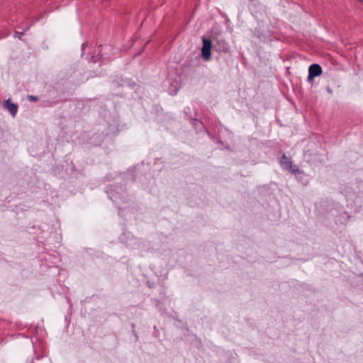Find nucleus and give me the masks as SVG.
Instances as JSON below:
<instances>
[{
	"label": "nucleus",
	"instance_id": "6",
	"mask_svg": "<svg viewBox=\"0 0 363 363\" xmlns=\"http://www.w3.org/2000/svg\"><path fill=\"white\" fill-rule=\"evenodd\" d=\"M359 1H361V2H363V0H359Z\"/></svg>",
	"mask_w": 363,
	"mask_h": 363
},
{
	"label": "nucleus",
	"instance_id": "3",
	"mask_svg": "<svg viewBox=\"0 0 363 363\" xmlns=\"http://www.w3.org/2000/svg\"><path fill=\"white\" fill-rule=\"evenodd\" d=\"M322 74L321 67L318 64H313L309 67L308 80L312 81L314 77L320 76Z\"/></svg>",
	"mask_w": 363,
	"mask_h": 363
},
{
	"label": "nucleus",
	"instance_id": "5",
	"mask_svg": "<svg viewBox=\"0 0 363 363\" xmlns=\"http://www.w3.org/2000/svg\"><path fill=\"white\" fill-rule=\"evenodd\" d=\"M28 99H30V101H35L36 100V98L33 96H29Z\"/></svg>",
	"mask_w": 363,
	"mask_h": 363
},
{
	"label": "nucleus",
	"instance_id": "2",
	"mask_svg": "<svg viewBox=\"0 0 363 363\" xmlns=\"http://www.w3.org/2000/svg\"><path fill=\"white\" fill-rule=\"evenodd\" d=\"M280 164L283 169L289 171L292 173H296L298 172V169L296 167H294L292 165L291 160L286 157L285 155H284L281 157L280 160Z\"/></svg>",
	"mask_w": 363,
	"mask_h": 363
},
{
	"label": "nucleus",
	"instance_id": "1",
	"mask_svg": "<svg viewBox=\"0 0 363 363\" xmlns=\"http://www.w3.org/2000/svg\"><path fill=\"white\" fill-rule=\"evenodd\" d=\"M211 41L209 39L203 38L201 48V55L204 60L208 61L211 57Z\"/></svg>",
	"mask_w": 363,
	"mask_h": 363
},
{
	"label": "nucleus",
	"instance_id": "4",
	"mask_svg": "<svg viewBox=\"0 0 363 363\" xmlns=\"http://www.w3.org/2000/svg\"><path fill=\"white\" fill-rule=\"evenodd\" d=\"M5 105H6L7 110L10 112V113L12 115V116L15 117L17 113L18 106L16 104L11 102L9 100L6 101Z\"/></svg>",
	"mask_w": 363,
	"mask_h": 363
}]
</instances>
